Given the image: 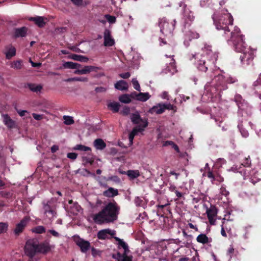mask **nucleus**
Wrapping results in <instances>:
<instances>
[{"label": "nucleus", "mask_w": 261, "mask_h": 261, "mask_svg": "<svg viewBox=\"0 0 261 261\" xmlns=\"http://www.w3.org/2000/svg\"><path fill=\"white\" fill-rule=\"evenodd\" d=\"M187 35L189 36V40L192 39H197L199 37V35L196 32H189Z\"/></svg>", "instance_id": "nucleus-51"}, {"label": "nucleus", "mask_w": 261, "mask_h": 261, "mask_svg": "<svg viewBox=\"0 0 261 261\" xmlns=\"http://www.w3.org/2000/svg\"><path fill=\"white\" fill-rule=\"evenodd\" d=\"M109 180L114 181L116 182H119L120 181L119 177L116 175L112 176L110 177L109 178Z\"/></svg>", "instance_id": "nucleus-62"}, {"label": "nucleus", "mask_w": 261, "mask_h": 261, "mask_svg": "<svg viewBox=\"0 0 261 261\" xmlns=\"http://www.w3.org/2000/svg\"><path fill=\"white\" fill-rule=\"evenodd\" d=\"M223 11L224 12L222 13L215 12L212 15V19L216 28L218 30H223L225 37L227 38L232 31L233 18L227 9Z\"/></svg>", "instance_id": "nucleus-3"}, {"label": "nucleus", "mask_w": 261, "mask_h": 261, "mask_svg": "<svg viewBox=\"0 0 261 261\" xmlns=\"http://www.w3.org/2000/svg\"><path fill=\"white\" fill-rule=\"evenodd\" d=\"M226 83L234 84L238 82V79L236 77L229 76L226 79Z\"/></svg>", "instance_id": "nucleus-54"}, {"label": "nucleus", "mask_w": 261, "mask_h": 261, "mask_svg": "<svg viewBox=\"0 0 261 261\" xmlns=\"http://www.w3.org/2000/svg\"><path fill=\"white\" fill-rule=\"evenodd\" d=\"M77 154L75 152L68 153L67 156L72 160H74L77 158Z\"/></svg>", "instance_id": "nucleus-61"}, {"label": "nucleus", "mask_w": 261, "mask_h": 261, "mask_svg": "<svg viewBox=\"0 0 261 261\" xmlns=\"http://www.w3.org/2000/svg\"><path fill=\"white\" fill-rule=\"evenodd\" d=\"M130 119L132 122L134 124H137V126H140L141 128H144L148 126V121L146 119H143L141 118L139 113H133L130 116Z\"/></svg>", "instance_id": "nucleus-10"}, {"label": "nucleus", "mask_w": 261, "mask_h": 261, "mask_svg": "<svg viewBox=\"0 0 261 261\" xmlns=\"http://www.w3.org/2000/svg\"><path fill=\"white\" fill-rule=\"evenodd\" d=\"M253 85L255 87L261 86V73L259 75L257 80L254 83Z\"/></svg>", "instance_id": "nucleus-59"}, {"label": "nucleus", "mask_w": 261, "mask_h": 261, "mask_svg": "<svg viewBox=\"0 0 261 261\" xmlns=\"http://www.w3.org/2000/svg\"><path fill=\"white\" fill-rule=\"evenodd\" d=\"M118 195V191L113 188L110 187L103 192V195L107 197H114Z\"/></svg>", "instance_id": "nucleus-29"}, {"label": "nucleus", "mask_w": 261, "mask_h": 261, "mask_svg": "<svg viewBox=\"0 0 261 261\" xmlns=\"http://www.w3.org/2000/svg\"><path fill=\"white\" fill-rule=\"evenodd\" d=\"M175 24V20H173V23L170 24L165 18H160L159 21V25L161 32L165 35L170 34L172 32L174 29Z\"/></svg>", "instance_id": "nucleus-8"}, {"label": "nucleus", "mask_w": 261, "mask_h": 261, "mask_svg": "<svg viewBox=\"0 0 261 261\" xmlns=\"http://www.w3.org/2000/svg\"><path fill=\"white\" fill-rule=\"evenodd\" d=\"M127 176L130 179H134L140 176V172L138 170H128L127 171Z\"/></svg>", "instance_id": "nucleus-35"}, {"label": "nucleus", "mask_w": 261, "mask_h": 261, "mask_svg": "<svg viewBox=\"0 0 261 261\" xmlns=\"http://www.w3.org/2000/svg\"><path fill=\"white\" fill-rule=\"evenodd\" d=\"M108 234L112 236L114 234V233L112 232L109 229L101 230L97 233V238L100 240H105L107 238Z\"/></svg>", "instance_id": "nucleus-28"}, {"label": "nucleus", "mask_w": 261, "mask_h": 261, "mask_svg": "<svg viewBox=\"0 0 261 261\" xmlns=\"http://www.w3.org/2000/svg\"><path fill=\"white\" fill-rule=\"evenodd\" d=\"M29 20L34 21L38 27L42 28L45 25L47 19L41 16H36L31 17Z\"/></svg>", "instance_id": "nucleus-25"}, {"label": "nucleus", "mask_w": 261, "mask_h": 261, "mask_svg": "<svg viewBox=\"0 0 261 261\" xmlns=\"http://www.w3.org/2000/svg\"><path fill=\"white\" fill-rule=\"evenodd\" d=\"M163 107H165V110H174V109L176 108L175 106H173V105H171L170 103H163Z\"/></svg>", "instance_id": "nucleus-56"}, {"label": "nucleus", "mask_w": 261, "mask_h": 261, "mask_svg": "<svg viewBox=\"0 0 261 261\" xmlns=\"http://www.w3.org/2000/svg\"><path fill=\"white\" fill-rule=\"evenodd\" d=\"M129 95L130 96V98H132L133 99H136L137 100H138V97L139 96V93H137L136 92H133L131 93Z\"/></svg>", "instance_id": "nucleus-64"}, {"label": "nucleus", "mask_w": 261, "mask_h": 261, "mask_svg": "<svg viewBox=\"0 0 261 261\" xmlns=\"http://www.w3.org/2000/svg\"><path fill=\"white\" fill-rule=\"evenodd\" d=\"M143 131V128H141L140 126H135L133 128L132 132L129 134V144L132 145L133 143V140L135 136L139 132H142Z\"/></svg>", "instance_id": "nucleus-27"}, {"label": "nucleus", "mask_w": 261, "mask_h": 261, "mask_svg": "<svg viewBox=\"0 0 261 261\" xmlns=\"http://www.w3.org/2000/svg\"><path fill=\"white\" fill-rule=\"evenodd\" d=\"M38 252L45 254L50 250V246L48 242H44L40 244L38 243Z\"/></svg>", "instance_id": "nucleus-26"}, {"label": "nucleus", "mask_w": 261, "mask_h": 261, "mask_svg": "<svg viewBox=\"0 0 261 261\" xmlns=\"http://www.w3.org/2000/svg\"><path fill=\"white\" fill-rule=\"evenodd\" d=\"M120 106L119 103L117 102H110L108 105V108L114 113L119 111Z\"/></svg>", "instance_id": "nucleus-38"}, {"label": "nucleus", "mask_w": 261, "mask_h": 261, "mask_svg": "<svg viewBox=\"0 0 261 261\" xmlns=\"http://www.w3.org/2000/svg\"><path fill=\"white\" fill-rule=\"evenodd\" d=\"M81 210V206L77 202L73 203L72 200H68V204H66V212L72 215H77Z\"/></svg>", "instance_id": "nucleus-15"}, {"label": "nucleus", "mask_w": 261, "mask_h": 261, "mask_svg": "<svg viewBox=\"0 0 261 261\" xmlns=\"http://www.w3.org/2000/svg\"><path fill=\"white\" fill-rule=\"evenodd\" d=\"M244 36L240 34V30L237 27H233V30L231 33H229V36L226 38L227 39H231L233 42L234 50L239 53H243L249 48L246 47V44L244 41Z\"/></svg>", "instance_id": "nucleus-5"}, {"label": "nucleus", "mask_w": 261, "mask_h": 261, "mask_svg": "<svg viewBox=\"0 0 261 261\" xmlns=\"http://www.w3.org/2000/svg\"><path fill=\"white\" fill-rule=\"evenodd\" d=\"M81 67V65L79 63H73L72 62H66V68L75 69V70H77L78 68Z\"/></svg>", "instance_id": "nucleus-43"}, {"label": "nucleus", "mask_w": 261, "mask_h": 261, "mask_svg": "<svg viewBox=\"0 0 261 261\" xmlns=\"http://www.w3.org/2000/svg\"><path fill=\"white\" fill-rule=\"evenodd\" d=\"M207 176L208 178L211 179L212 182L215 180H217L219 182H222L224 181V178L222 176L219 175L218 173H214L210 170L207 173Z\"/></svg>", "instance_id": "nucleus-24"}, {"label": "nucleus", "mask_w": 261, "mask_h": 261, "mask_svg": "<svg viewBox=\"0 0 261 261\" xmlns=\"http://www.w3.org/2000/svg\"><path fill=\"white\" fill-rule=\"evenodd\" d=\"M74 241L76 244L80 248L83 253H86L90 249V244L88 241H85L79 237H74Z\"/></svg>", "instance_id": "nucleus-14"}, {"label": "nucleus", "mask_w": 261, "mask_h": 261, "mask_svg": "<svg viewBox=\"0 0 261 261\" xmlns=\"http://www.w3.org/2000/svg\"><path fill=\"white\" fill-rule=\"evenodd\" d=\"M83 162L84 164H89L92 165L94 162V159L92 155L90 153H88L87 155L83 156Z\"/></svg>", "instance_id": "nucleus-36"}, {"label": "nucleus", "mask_w": 261, "mask_h": 261, "mask_svg": "<svg viewBox=\"0 0 261 261\" xmlns=\"http://www.w3.org/2000/svg\"><path fill=\"white\" fill-rule=\"evenodd\" d=\"M196 240L198 243L203 244L211 243L212 242V239L211 238H208L206 234L203 233L199 234L196 238Z\"/></svg>", "instance_id": "nucleus-31"}, {"label": "nucleus", "mask_w": 261, "mask_h": 261, "mask_svg": "<svg viewBox=\"0 0 261 261\" xmlns=\"http://www.w3.org/2000/svg\"><path fill=\"white\" fill-rule=\"evenodd\" d=\"M104 45L105 46H112L115 43L114 39L111 36V31L108 29H106L104 31Z\"/></svg>", "instance_id": "nucleus-18"}, {"label": "nucleus", "mask_w": 261, "mask_h": 261, "mask_svg": "<svg viewBox=\"0 0 261 261\" xmlns=\"http://www.w3.org/2000/svg\"><path fill=\"white\" fill-rule=\"evenodd\" d=\"M8 224L6 222H0V234L6 232L7 231Z\"/></svg>", "instance_id": "nucleus-49"}, {"label": "nucleus", "mask_w": 261, "mask_h": 261, "mask_svg": "<svg viewBox=\"0 0 261 261\" xmlns=\"http://www.w3.org/2000/svg\"><path fill=\"white\" fill-rule=\"evenodd\" d=\"M118 256H121L117 261H133V256L128 255V253H121L118 252Z\"/></svg>", "instance_id": "nucleus-37"}, {"label": "nucleus", "mask_w": 261, "mask_h": 261, "mask_svg": "<svg viewBox=\"0 0 261 261\" xmlns=\"http://www.w3.org/2000/svg\"><path fill=\"white\" fill-rule=\"evenodd\" d=\"M32 231L37 233H42L45 232V228L43 226H38L33 228Z\"/></svg>", "instance_id": "nucleus-47"}, {"label": "nucleus", "mask_w": 261, "mask_h": 261, "mask_svg": "<svg viewBox=\"0 0 261 261\" xmlns=\"http://www.w3.org/2000/svg\"><path fill=\"white\" fill-rule=\"evenodd\" d=\"M105 17L106 18L107 21L110 23H114L116 21V18L114 16H112L109 14H106L105 15Z\"/></svg>", "instance_id": "nucleus-50"}, {"label": "nucleus", "mask_w": 261, "mask_h": 261, "mask_svg": "<svg viewBox=\"0 0 261 261\" xmlns=\"http://www.w3.org/2000/svg\"><path fill=\"white\" fill-rule=\"evenodd\" d=\"M206 213L210 224L215 225L216 222L215 218L218 213V210L216 207L214 205H211L210 208L207 207Z\"/></svg>", "instance_id": "nucleus-16"}, {"label": "nucleus", "mask_w": 261, "mask_h": 261, "mask_svg": "<svg viewBox=\"0 0 261 261\" xmlns=\"http://www.w3.org/2000/svg\"><path fill=\"white\" fill-rule=\"evenodd\" d=\"M118 245L124 249V252L123 253H128L130 252L127 244L123 240L120 241V243H119Z\"/></svg>", "instance_id": "nucleus-48"}, {"label": "nucleus", "mask_w": 261, "mask_h": 261, "mask_svg": "<svg viewBox=\"0 0 261 261\" xmlns=\"http://www.w3.org/2000/svg\"><path fill=\"white\" fill-rule=\"evenodd\" d=\"M139 97L138 100L144 102L149 99L150 97V95L148 93H139Z\"/></svg>", "instance_id": "nucleus-41"}, {"label": "nucleus", "mask_w": 261, "mask_h": 261, "mask_svg": "<svg viewBox=\"0 0 261 261\" xmlns=\"http://www.w3.org/2000/svg\"><path fill=\"white\" fill-rule=\"evenodd\" d=\"M130 74L128 72L120 73L119 74V76L124 79H127L129 78L130 77Z\"/></svg>", "instance_id": "nucleus-60"}, {"label": "nucleus", "mask_w": 261, "mask_h": 261, "mask_svg": "<svg viewBox=\"0 0 261 261\" xmlns=\"http://www.w3.org/2000/svg\"><path fill=\"white\" fill-rule=\"evenodd\" d=\"M74 123L73 118L70 116L66 115V125H70Z\"/></svg>", "instance_id": "nucleus-55"}, {"label": "nucleus", "mask_w": 261, "mask_h": 261, "mask_svg": "<svg viewBox=\"0 0 261 261\" xmlns=\"http://www.w3.org/2000/svg\"><path fill=\"white\" fill-rule=\"evenodd\" d=\"M129 108L127 106H125L121 111V113L124 115H127L129 113Z\"/></svg>", "instance_id": "nucleus-58"}, {"label": "nucleus", "mask_w": 261, "mask_h": 261, "mask_svg": "<svg viewBox=\"0 0 261 261\" xmlns=\"http://www.w3.org/2000/svg\"><path fill=\"white\" fill-rule=\"evenodd\" d=\"M38 241L37 239L28 240L24 247L25 254L32 258L38 252Z\"/></svg>", "instance_id": "nucleus-7"}, {"label": "nucleus", "mask_w": 261, "mask_h": 261, "mask_svg": "<svg viewBox=\"0 0 261 261\" xmlns=\"http://www.w3.org/2000/svg\"><path fill=\"white\" fill-rule=\"evenodd\" d=\"M119 100L124 103H129L131 101L130 96L127 94H124L120 95L119 97Z\"/></svg>", "instance_id": "nucleus-42"}, {"label": "nucleus", "mask_w": 261, "mask_h": 261, "mask_svg": "<svg viewBox=\"0 0 261 261\" xmlns=\"http://www.w3.org/2000/svg\"><path fill=\"white\" fill-rule=\"evenodd\" d=\"M22 67V62L20 60L13 61L11 63V67L16 70L21 69Z\"/></svg>", "instance_id": "nucleus-39"}, {"label": "nucleus", "mask_w": 261, "mask_h": 261, "mask_svg": "<svg viewBox=\"0 0 261 261\" xmlns=\"http://www.w3.org/2000/svg\"><path fill=\"white\" fill-rule=\"evenodd\" d=\"M28 31V29L25 27L19 28H16L14 29V37L16 38L19 37H24L27 35Z\"/></svg>", "instance_id": "nucleus-22"}, {"label": "nucleus", "mask_w": 261, "mask_h": 261, "mask_svg": "<svg viewBox=\"0 0 261 261\" xmlns=\"http://www.w3.org/2000/svg\"><path fill=\"white\" fill-rule=\"evenodd\" d=\"M165 112V107H163V103H160L156 106H153L148 111V112L150 114H161Z\"/></svg>", "instance_id": "nucleus-23"}, {"label": "nucleus", "mask_w": 261, "mask_h": 261, "mask_svg": "<svg viewBox=\"0 0 261 261\" xmlns=\"http://www.w3.org/2000/svg\"><path fill=\"white\" fill-rule=\"evenodd\" d=\"M101 67H97L94 66H85L83 68L82 67L75 70L74 73L76 74H86L89 73L92 71L97 72L98 70H101Z\"/></svg>", "instance_id": "nucleus-13"}, {"label": "nucleus", "mask_w": 261, "mask_h": 261, "mask_svg": "<svg viewBox=\"0 0 261 261\" xmlns=\"http://www.w3.org/2000/svg\"><path fill=\"white\" fill-rule=\"evenodd\" d=\"M132 82V84H133L134 89H135L136 90H137L138 91H141L140 86L138 81L136 80V79H133Z\"/></svg>", "instance_id": "nucleus-53"}, {"label": "nucleus", "mask_w": 261, "mask_h": 261, "mask_svg": "<svg viewBox=\"0 0 261 261\" xmlns=\"http://www.w3.org/2000/svg\"><path fill=\"white\" fill-rule=\"evenodd\" d=\"M115 88L121 91H126L128 89V85L124 80H120L115 84Z\"/></svg>", "instance_id": "nucleus-30"}, {"label": "nucleus", "mask_w": 261, "mask_h": 261, "mask_svg": "<svg viewBox=\"0 0 261 261\" xmlns=\"http://www.w3.org/2000/svg\"><path fill=\"white\" fill-rule=\"evenodd\" d=\"M94 145L97 149L102 150L106 147V144L101 139H97L94 142Z\"/></svg>", "instance_id": "nucleus-34"}, {"label": "nucleus", "mask_w": 261, "mask_h": 261, "mask_svg": "<svg viewBox=\"0 0 261 261\" xmlns=\"http://www.w3.org/2000/svg\"><path fill=\"white\" fill-rule=\"evenodd\" d=\"M16 50L14 46H11L8 48V50L5 53L6 58L8 60L11 59L16 55Z\"/></svg>", "instance_id": "nucleus-33"}, {"label": "nucleus", "mask_w": 261, "mask_h": 261, "mask_svg": "<svg viewBox=\"0 0 261 261\" xmlns=\"http://www.w3.org/2000/svg\"><path fill=\"white\" fill-rule=\"evenodd\" d=\"M228 89L226 79L224 75L219 74L216 76L212 83L207 82L204 86V93L211 99L217 95L220 96V93Z\"/></svg>", "instance_id": "nucleus-4"}, {"label": "nucleus", "mask_w": 261, "mask_h": 261, "mask_svg": "<svg viewBox=\"0 0 261 261\" xmlns=\"http://www.w3.org/2000/svg\"><path fill=\"white\" fill-rule=\"evenodd\" d=\"M183 19L184 20V25L185 28L187 26H190L191 23L195 19L193 12L191 11L189 8H187L186 6L185 7L183 13Z\"/></svg>", "instance_id": "nucleus-12"}, {"label": "nucleus", "mask_w": 261, "mask_h": 261, "mask_svg": "<svg viewBox=\"0 0 261 261\" xmlns=\"http://www.w3.org/2000/svg\"><path fill=\"white\" fill-rule=\"evenodd\" d=\"M251 164V161L249 156L248 158H245L244 162L241 163V164L238 167V165H233L232 167L237 166V168H239L240 167H242L241 170H245L247 169L248 170H250V167Z\"/></svg>", "instance_id": "nucleus-32"}, {"label": "nucleus", "mask_w": 261, "mask_h": 261, "mask_svg": "<svg viewBox=\"0 0 261 261\" xmlns=\"http://www.w3.org/2000/svg\"><path fill=\"white\" fill-rule=\"evenodd\" d=\"M225 221H223L222 222V224L221 225V235L223 237H227V234L226 233V232H225V228H224V225L225 224Z\"/></svg>", "instance_id": "nucleus-63"}, {"label": "nucleus", "mask_w": 261, "mask_h": 261, "mask_svg": "<svg viewBox=\"0 0 261 261\" xmlns=\"http://www.w3.org/2000/svg\"><path fill=\"white\" fill-rule=\"evenodd\" d=\"M166 58L165 60V62L166 64V68L165 70L167 72H171L172 73H174L176 71V65H175V61L172 57H168L167 55H166Z\"/></svg>", "instance_id": "nucleus-17"}, {"label": "nucleus", "mask_w": 261, "mask_h": 261, "mask_svg": "<svg viewBox=\"0 0 261 261\" xmlns=\"http://www.w3.org/2000/svg\"><path fill=\"white\" fill-rule=\"evenodd\" d=\"M254 57L253 51L249 48L242 53L240 59L243 65H248L252 62Z\"/></svg>", "instance_id": "nucleus-9"}, {"label": "nucleus", "mask_w": 261, "mask_h": 261, "mask_svg": "<svg viewBox=\"0 0 261 261\" xmlns=\"http://www.w3.org/2000/svg\"><path fill=\"white\" fill-rule=\"evenodd\" d=\"M218 58V53L213 51L212 46L208 45L204 46L201 53L192 55V59L195 60L194 65L197 69L202 72H206L208 71L212 72Z\"/></svg>", "instance_id": "nucleus-1"}, {"label": "nucleus", "mask_w": 261, "mask_h": 261, "mask_svg": "<svg viewBox=\"0 0 261 261\" xmlns=\"http://www.w3.org/2000/svg\"><path fill=\"white\" fill-rule=\"evenodd\" d=\"M119 211V206L113 200V202H109L101 211L95 214L93 220L98 224L113 222L117 220Z\"/></svg>", "instance_id": "nucleus-2"}, {"label": "nucleus", "mask_w": 261, "mask_h": 261, "mask_svg": "<svg viewBox=\"0 0 261 261\" xmlns=\"http://www.w3.org/2000/svg\"><path fill=\"white\" fill-rule=\"evenodd\" d=\"M44 214L45 216V220L48 221V223H50L53 218L56 215V212L54 207H51L48 203L43 204Z\"/></svg>", "instance_id": "nucleus-11"}, {"label": "nucleus", "mask_w": 261, "mask_h": 261, "mask_svg": "<svg viewBox=\"0 0 261 261\" xmlns=\"http://www.w3.org/2000/svg\"><path fill=\"white\" fill-rule=\"evenodd\" d=\"M242 167L239 168L237 166L232 167L231 170L241 173L244 176V179L249 178L253 185H255L258 181L261 180V168L252 170H241Z\"/></svg>", "instance_id": "nucleus-6"}, {"label": "nucleus", "mask_w": 261, "mask_h": 261, "mask_svg": "<svg viewBox=\"0 0 261 261\" xmlns=\"http://www.w3.org/2000/svg\"><path fill=\"white\" fill-rule=\"evenodd\" d=\"M80 81L83 82H87L88 81L87 77H75L72 78H68L66 79V82Z\"/></svg>", "instance_id": "nucleus-45"}, {"label": "nucleus", "mask_w": 261, "mask_h": 261, "mask_svg": "<svg viewBox=\"0 0 261 261\" xmlns=\"http://www.w3.org/2000/svg\"><path fill=\"white\" fill-rule=\"evenodd\" d=\"M66 58L71 59L73 60L78 61L82 62H87L88 58L82 56L74 54H69L66 51Z\"/></svg>", "instance_id": "nucleus-21"}, {"label": "nucleus", "mask_w": 261, "mask_h": 261, "mask_svg": "<svg viewBox=\"0 0 261 261\" xmlns=\"http://www.w3.org/2000/svg\"><path fill=\"white\" fill-rule=\"evenodd\" d=\"M234 101L236 102L238 108L239 109H241L243 106V102L244 100L243 99L242 97L240 94H237L234 96Z\"/></svg>", "instance_id": "nucleus-40"}, {"label": "nucleus", "mask_w": 261, "mask_h": 261, "mask_svg": "<svg viewBox=\"0 0 261 261\" xmlns=\"http://www.w3.org/2000/svg\"><path fill=\"white\" fill-rule=\"evenodd\" d=\"M2 116L3 118V122L8 128L12 129L17 127L16 122L12 120L8 114H2Z\"/></svg>", "instance_id": "nucleus-19"}, {"label": "nucleus", "mask_w": 261, "mask_h": 261, "mask_svg": "<svg viewBox=\"0 0 261 261\" xmlns=\"http://www.w3.org/2000/svg\"><path fill=\"white\" fill-rule=\"evenodd\" d=\"M238 127L242 136L244 138H247L249 136L248 131L245 128H243L242 126L240 125H238Z\"/></svg>", "instance_id": "nucleus-52"}, {"label": "nucleus", "mask_w": 261, "mask_h": 261, "mask_svg": "<svg viewBox=\"0 0 261 261\" xmlns=\"http://www.w3.org/2000/svg\"><path fill=\"white\" fill-rule=\"evenodd\" d=\"M77 7H81L83 5V0H70Z\"/></svg>", "instance_id": "nucleus-57"}, {"label": "nucleus", "mask_w": 261, "mask_h": 261, "mask_svg": "<svg viewBox=\"0 0 261 261\" xmlns=\"http://www.w3.org/2000/svg\"><path fill=\"white\" fill-rule=\"evenodd\" d=\"M29 219H30L29 218L25 217L16 225V228L14 229V233L16 235H19L23 231L24 227L29 222Z\"/></svg>", "instance_id": "nucleus-20"}, {"label": "nucleus", "mask_w": 261, "mask_h": 261, "mask_svg": "<svg viewBox=\"0 0 261 261\" xmlns=\"http://www.w3.org/2000/svg\"><path fill=\"white\" fill-rule=\"evenodd\" d=\"M28 86L31 91L35 92L40 91L42 88L41 86L36 85L34 84H28Z\"/></svg>", "instance_id": "nucleus-44"}, {"label": "nucleus", "mask_w": 261, "mask_h": 261, "mask_svg": "<svg viewBox=\"0 0 261 261\" xmlns=\"http://www.w3.org/2000/svg\"><path fill=\"white\" fill-rule=\"evenodd\" d=\"M74 149L81 150V151H84L91 150V148L90 147L82 145V144H77V145H75L74 147Z\"/></svg>", "instance_id": "nucleus-46"}]
</instances>
